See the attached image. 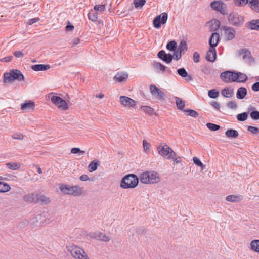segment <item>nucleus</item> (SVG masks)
<instances>
[{"instance_id": "1", "label": "nucleus", "mask_w": 259, "mask_h": 259, "mask_svg": "<svg viewBox=\"0 0 259 259\" xmlns=\"http://www.w3.org/2000/svg\"><path fill=\"white\" fill-rule=\"evenodd\" d=\"M139 182V177L135 174H130L124 176L120 181V187L123 189L134 188Z\"/></svg>"}, {"instance_id": "2", "label": "nucleus", "mask_w": 259, "mask_h": 259, "mask_svg": "<svg viewBox=\"0 0 259 259\" xmlns=\"http://www.w3.org/2000/svg\"><path fill=\"white\" fill-rule=\"evenodd\" d=\"M139 179L143 184L157 183L160 181L159 174L154 171H146L141 173Z\"/></svg>"}, {"instance_id": "3", "label": "nucleus", "mask_w": 259, "mask_h": 259, "mask_svg": "<svg viewBox=\"0 0 259 259\" xmlns=\"http://www.w3.org/2000/svg\"><path fill=\"white\" fill-rule=\"evenodd\" d=\"M59 189L64 194L73 196L81 195L83 191L82 188L79 186H69L64 184L60 185Z\"/></svg>"}, {"instance_id": "4", "label": "nucleus", "mask_w": 259, "mask_h": 259, "mask_svg": "<svg viewBox=\"0 0 259 259\" xmlns=\"http://www.w3.org/2000/svg\"><path fill=\"white\" fill-rule=\"evenodd\" d=\"M66 249L74 259H90L84 249L76 245L69 244Z\"/></svg>"}, {"instance_id": "5", "label": "nucleus", "mask_w": 259, "mask_h": 259, "mask_svg": "<svg viewBox=\"0 0 259 259\" xmlns=\"http://www.w3.org/2000/svg\"><path fill=\"white\" fill-rule=\"evenodd\" d=\"M24 77L21 71L18 69L10 70L9 72L4 74V82L10 83L15 80L18 81L24 80Z\"/></svg>"}, {"instance_id": "6", "label": "nucleus", "mask_w": 259, "mask_h": 259, "mask_svg": "<svg viewBox=\"0 0 259 259\" xmlns=\"http://www.w3.org/2000/svg\"><path fill=\"white\" fill-rule=\"evenodd\" d=\"M229 22L235 27H240L244 22V17L237 13H230L228 17Z\"/></svg>"}, {"instance_id": "7", "label": "nucleus", "mask_w": 259, "mask_h": 259, "mask_svg": "<svg viewBox=\"0 0 259 259\" xmlns=\"http://www.w3.org/2000/svg\"><path fill=\"white\" fill-rule=\"evenodd\" d=\"M168 18V15L166 13L163 12L160 15H157L153 21V24L154 28L159 29L161 24L166 23Z\"/></svg>"}, {"instance_id": "8", "label": "nucleus", "mask_w": 259, "mask_h": 259, "mask_svg": "<svg viewBox=\"0 0 259 259\" xmlns=\"http://www.w3.org/2000/svg\"><path fill=\"white\" fill-rule=\"evenodd\" d=\"M51 102L58 108L62 110H67L68 105L66 102L61 97L57 96H53L51 98Z\"/></svg>"}, {"instance_id": "9", "label": "nucleus", "mask_w": 259, "mask_h": 259, "mask_svg": "<svg viewBox=\"0 0 259 259\" xmlns=\"http://www.w3.org/2000/svg\"><path fill=\"white\" fill-rule=\"evenodd\" d=\"M235 73V72L232 71H225L221 73L220 78L226 83L235 82V80H233L234 79L233 78L234 77Z\"/></svg>"}, {"instance_id": "10", "label": "nucleus", "mask_w": 259, "mask_h": 259, "mask_svg": "<svg viewBox=\"0 0 259 259\" xmlns=\"http://www.w3.org/2000/svg\"><path fill=\"white\" fill-rule=\"evenodd\" d=\"M223 29L224 31L225 39L228 41L232 40L235 36V29L230 26H224Z\"/></svg>"}, {"instance_id": "11", "label": "nucleus", "mask_w": 259, "mask_h": 259, "mask_svg": "<svg viewBox=\"0 0 259 259\" xmlns=\"http://www.w3.org/2000/svg\"><path fill=\"white\" fill-rule=\"evenodd\" d=\"M38 194L33 192L24 196V201L28 204H36L38 203Z\"/></svg>"}, {"instance_id": "12", "label": "nucleus", "mask_w": 259, "mask_h": 259, "mask_svg": "<svg viewBox=\"0 0 259 259\" xmlns=\"http://www.w3.org/2000/svg\"><path fill=\"white\" fill-rule=\"evenodd\" d=\"M120 103L124 106L133 107L136 105V102L133 99L124 96H121L119 98Z\"/></svg>"}, {"instance_id": "13", "label": "nucleus", "mask_w": 259, "mask_h": 259, "mask_svg": "<svg viewBox=\"0 0 259 259\" xmlns=\"http://www.w3.org/2000/svg\"><path fill=\"white\" fill-rule=\"evenodd\" d=\"M157 57L167 64L170 63L173 59V56L170 54H166L164 50L160 51L157 54Z\"/></svg>"}, {"instance_id": "14", "label": "nucleus", "mask_w": 259, "mask_h": 259, "mask_svg": "<svg viewBox=\"0 0 259 259\" xmlns=\"http://www.w3.org/2000/svg\"><path fill=\"white\" fill-rule=\"evenodd\" d=\"M175 100H176V103L177 105V107L184 111L186 112L187 113H198L196 111L191 110V109H187V110H184V108L185 106V101L181 99L179 97H175Z\"/></svg>"}, {"instance_id": "15", "label": "nucleus", "mask_w": 259, "mask_h": 259, "mask_svg": "<svg viewBox=\"0 0 259 259\" xmlns=\"http://www.w3.org/2000/svg\"><path fill=\"white\" fill-rule=\"evenodd\" d=\"M157 150L158 153L162 157H166L167 158L168 155H169L170 150L171 148L169 147L167 144L163 146L160 145L157 147Z\"/></svg>"}, {"instance_id": "16", "label": "nucleus", "mask_w": 259, "mask_h": 259, "mask_svg": "<svg viewBox=\"0 0 259 259\" xmlns=\"http://www.w3.org/2000/svg\"><path fill=\"white\" fill-rule=\"evenodd\" d=\"M34 108L35 103L31 100H26L25 102L21 104V108L23 110H28L30 112H32Z\"/></svg>"}, {"instance_id": "17", "label": "nucleus", "mask_w": 259, "mask_h": 259, "mask_svg": "<svg viewBox=\"0 0 259 259\" xmlns=\"http://www.w3.org/2000/svg\"><path fill=\"white\" fill-rule=\"evenodd\" d=\"M216 57L217 53L215 48L210 46L209 49L207 52L206 59L209 62H213L215 60Z\"/></svg>"}, {"instance_id": "18", "label": "nucleus", "mask_w": 259, "mask_h": 259, "mask_svg": "<svg viewBox=\"0 0 259 259\" xmlns=\"http://www.w3.org/2000/svg\"><path fill=\"white\" fill-rule=\"evenodd\" d=\"M223 3L221 1H214L211 3V8L215 11L220 12L221 14H225L224 10L223 8Z\"/></svg>"}, {"instance_id": "19", "label": "nucleus", "mask_w": 259, "mask_h": 259, "mask_svg": "<svg viewBox=\"0 0 259 259\" xmlns=\"http://www.w3.org/2000/svg\"><path fill=\"white\" fill-rule=\"evenodd\" d=\"M236 82H245L248 79L247 76L243 73L240 72H235L234 77L233 78Z\"/></svg>"}, {"instance_id": "20", "label": "nucleus", "mask_w": 259, "mask_h": 259, "mask_svg": "<svg viewBox=\"0 0 259 259\" xmlns=\"http://www.w3.org/2000/svg\"><path fill=\"white\" fill-rule=\"evenodd\" d=\"M219 39V34L217 32L212 33L209 40L210 46L215 48L218 45Z\"/></svg>"}, {"instance_id": "21", "label": "nucleus", "mask_w": 259, "mask_h": 259, "mask_svg": "<svg viewBox=\"0 0 259 259\" xmlns=\"http://www.w3.org/2000/svg\"><path fill=\"white\" fill-rule=\"evenodd\" d=\"M239 56H242L243 59L250 60L252 59L250 52L247 49H241L237 52Z\"/></svg>"}, {"instance_id": "22", "label": "nucleus", "mask_w": 259, "mask_h": 259, "mask_svg": "<svg viewBox=\"0 0 259 259\" xmlns=\"http://www.w3.org/2000/svg\"><path fill=\"white\" fill-rule=\"evenodd\" d=\"M245 25L249 29L259 31V19L252 20L247 22Z\"/></svg>"}, {"instance_id": "23", "label": "nucleus", "mask_w": 259, "mask_h": 259, "mask_svg": "<svg viewBox=\"0 0 259 259\" xmlns=\"http://www.w3.org/2000/svg\"><path fill=\"white\" fill-rule=\"evenodd\" d=\"M178 74L182 78H185L186 81H191L193 77L191 75L188 74L187 71L184 68H181L177 70Z\"/></svg>"}, {"instance_id": "24", "label": "nucleus", "mask_w": 259, "mask_h": 259, "mask_svg": "<svg viewBox=\"0 0 259 259\" xmlns=\"http://www.w3.org/2000/svg\"><path fill=\"white\" fill-rule=\"evenodd\" d=\"M128 76V74L126 72H118L114 77V79L121 83L126 81Z\"/></svg>"}, {"instance_id": "25", "label": "nucleus", "mask_w": 259, "mask_h": 259, "mask_svg": "<svg viewBox=\"0 0 259 259\" xmlns=\"http://www.w3.org/2000/svg\"><path fill=\"white\" fill-rule=\"evenodd\" d=\"M50 68L49 64H35L31 66V69L35 71H46Z\"/></svg>"}, {"instance_id": "26", "label": "nucleus", "mask_w": 259, "mask_h": 259, "mask_svg": "<svg viewBox=\"0 0 259 259\" xmlns=\"http://www.w3.org/2000/svg\"><path fill=\"white\" fill-rule=\"evenodd\" d=\"M226 136L230 139H236L238 137L239 133L236 130L229 128L225 132Z\"/></svg>"}, {"instance_id": "27", "label": "nucleus", "mask_w": 259, "mask_h": 259, "mask_svg": "<svg viewBox=\"0 0 259 259\" xmlns=\"http://www.w3.org/2000/svg\"><path fill=\"white\" fill-rule=\"evenodd\" d=\"M38 203H40L41 205H48L51 203L50 198L44 195L38 194Z\"/></svg>"}, {"instance_id": "28", "label": "nucleus", "mask_w": 259, "mask_h": 259, "mask_svg": "<svg viewBox=\"0 0 259 259\" xmlns=\"http://www.w3.org/2000/svg\"><path fill=\"white\" fill-rule=\"evenodd\" d=\"M247 89L244 87L239 88L236 93V97L239 99H243L247 95Z\"/></svg>"}, {"instance_id": "29", "label": "nucleus", "mask_w": 259, "mask_h": 259, "mask_svg": "<svg viewBox=\"0 0 259 259\" xmlns=\"http://www.w3.org/2000/svg\"><path fill=\"white\" fill-rule=\"evenodd\" d=\"M249 7L256 13H259V0H249Z\"/></svg>"}, {"instance_id": "30", "label": "nucleus", "mask_w": 259, "mask_h": 259, "mask_svg": "<svg viewBox=\"0 0 259 259\" xmlns=\"http://www.w3.org/2000/svg\"><path fill=\"white\" fill-rule=\"evenodd\" d=\"M241 199V196L240 195H230L226 197L227 201L231 202H238Z\"/></svg>"}, {"instance_id": "31", "label": "nucleus", "mask_w": 259, "mask_h": 259, "mask_svg": "<svg viewBox=\"0 0 259 259\" xmlns=\"http://www.w3.org/2000/svg\"><path fill=\"white\" fill-rule=\"evenodd\" d=\"M100 164L99 160L95 159L92 161L89 165L88 167L90 172H93L96 170Z\"/></svg>"}, {"instance_id": "32", "label": "nucleus", "mask_w": 259, "mask_h": 259, "mask_svg": "<svg viewBox=\"0 0 259 259\" xmlns=\"http://www.w3.org/2000/svg\"><path fill=\"white\" fill-rule=\"evenodd\" d=\"M11 189L10 185L5 182L0 181V192L5 193L9 191Z\"/></svg>"}, {"instance_id": "33", "label": "nucleus", "mask_w": 259, "mask_h": 259, "mask_svg": "<svg viewBox=\"0 0 259 259\" xmlns=\"http://www.w3.org/2000/svg\"><path fill=\"white\" fill-rule=\"evenodd\" d=\"M250 249L255 252H259V240H253L250 242Z\"/></svg>"}, {"instance_id": "34", "label": "nucleus", "mask_w": 259, "mask_h": 259, "mask_svg": "<svg viewBox=\"0 0 259 259\" xmlns=\"http://www.w3.org/2000/svg\"><path fill=\"white\" fill-rule=\"evenodd\" d=\"M177 49L179 50V52L184 53L187 51L188 47L186 41L182 40L179 45Z\"/></svg>"}, {"instance_id": "35", "label": "nucleus", "mask_w": 259, "mask_h": 259, "mask_svg": "<svg viewBox=\"0 0 259 259\" xmlns=\"http://www.w3.org/2000/svg\"><path fill=\"white\" fill-rule=\"evenodd\" d=\"M6 165L8 168L13 170L19 169L21 167V165L20 163L15 162H8L7 163Z\"/></svg>"}, {"instance_id": "36", "label": "nucleus", "mask_w": 259, "mask_h": 259, "mask_svg": "<svg viewBox=\"0 0 259 259\" xmlns=\"http://www.w3.org/2000/svg\"><path fill=\"white\" fill-rule=\"evenodd\" d=\"M96 238L98 240L103 241L104 242H108L110 240V237L106 236L105 234L100 232L96 236Z\"/></svg>"}, {"instance_id": "37", "label": "nucleus", "mask_w": 259, "mask_h": 259, "mask_svg": "<svg viewBox=\"0 0 259 259\" xmlns=\"http://www.w3.org/2000/svg\"><path fill=\"white\" fill-rule=\"evenodd\" d=\"M221 94L226 98H230L233 94V90H229L228 88H225L221 91Z\"/></svg>"}, {"instance_id": "38", "label": "nucleus", "mask_w": 259, "mask_h": 259, "mask_svg": "<svg viewBox=\"0 0 259 259\" xmlns=\"http://www.w3.org/2000/svg\"><path fill=\"white\" fill-rule=\"evenodd\" d=\"M177 46V42L175 40H171L167 44L166 48L170 51H174L176 50Z\"/></svg>"}, {"instance_id": "39", "label": "nucleus", "mask_w": 259, "mask_h": 259, "mask_svg": "<svg viewBox=\"0 0 259 259\" xmlns=\"http://www.w3.org/2000/svg\"><path fill=\"white\" fill-rule=\"evenodd\" d=\"M193 162L198 166H200L202 170H204L206 168V165H204L200 160L197 157H194L193 158Z\"/></svg>"}, {"instance_id": "40", "label": "nucleus", "mask_w": 259, "mask_h": 259, "mask_svg": "<svg viewBox=\"0 0 259 259\" xmlns=\"http://www.w3.org/2000/svg\"><path fill=\"white\" fill-rule=\"evenodd\" d=\"M206 126L209 130L213 132H215L219 130V129H220L221 127L219 125L210 122L207 123Z\"/></svg>"}, {"instance_id": "41", "label": "nucleus", "mask_w": 259, "mask_h": 259, "mask_svg": "<svg viewBox=\"0 0 259 259\" xmlns=\"http://www.w3.org/2000/svg\"><path fill=\"white\" fill-rule=\"evenodd\" d=\"M208 95L210 98L215 99L219 95V92L215 89H212L208 91Z\"/></svg>"}, {"instance_id": "42", "label": "nucleus", "mask_w": 259, "mask_h": 259, "mask_svg": "<svg viewBox=\"0 0 259 259\" xmlns=\"http://www.w3.org/2000/svg\"><path fill=\"white\" fill-rule=\"evenodd\" d=\"M153 66L154 68L156 70H159L160 71L163 72L166 69V67L162 64L161 63L155 62L153 64Z\"/></svg>"}, {"instance_id": "43", "label": "nucleus", "mask_w": 259, "mask_h": 259, "mask_svg": "<svg viewBox=\"0 0 259 259\" xmlns=\"http://www.w3.org/2000/svg\"><path fill=\"white\" fill-rule=\"evenodd\" d=\"M133 3L136 8H142L146 3V0H134Z\"/></svg>"}, {"instance_id": "44", "label": "nucleus", "mask_w": 259, "mask_h": 259, "mask_svg": "<svg viewBox=\"0 0 259 259\" xmlns=\"http://www.w3.org/2000/svg\"><path fill=\"white\" fill-rule=\"evenodd\" d=\"M89 19L93 22H96L98 19V15L97 12H90L88 14Z\"/></svg>"}, {"instance_id": "45", "label": "nucleus", "mask_w": 259, "mask_h": 259, "mask_svg": "<svg viewBox=\"0 0 259 259\" xmlns=\"http://www.w3.org/2000/svg\"><path fill=\"white\" fill-rule=\"evenodd\" d=\"M249 0H234V4L236 6L242 7L249 4Z\"/></svg>"}, {"instance_id": "46", "label": "nucleus", "mask_w": 259, "mask_h": 259, "mask_svg": "<svg viewBox=\"0 0 259 259\" xmlns=\"http://www.w3.org/2000/svg\"><path fill=\"white\" fill-rule=\"evenodd\" d=\"M141 108L142 111L145 113H153L154 112L153 109L148 106H142Z\"/></svg>"}, {"instance_id": "47", "label": "nucleus", "mask_w": 259, "mask_h": 259, "mask_svg": "<svg viewBox=\"0 0 259 259\" xmlns=\"http://www.w3.org/2000/svg\"><path fill=\"white\" fill-rule=\"evenodd\" d=\"M94 8L96 11L102 13L105 10L106 6L105 5H96Z\"/></svg>"}, {"instance_id": "48", "label": "nucleus", "mask_w": 259, "mask_h": 259, "mask_svg": "<svg viewBox=\"0 0 259 259\" xmlns=\"http://www.w3.org/2000/svg\"><path fill=\"white\" fill-rule=\"evenodd\" d=\"M85 152L84 151L81 150L79 148L74 147L71 149V153L72 154H79L80 155H83Z\"/></svg>"}, {"instance_id": "49", "label": "nucleus", "mask_w": 259, "mask_h": 259, "mask_svg": "<svg viewBox=\"0 0 259 259\" xmlns=\"http://www.w3.org/2000/svg\"><path fill=\"white\" fill-rule=\"evenodd\" d=\"M201 70L203 73L208 75L211 73V68L208 66L204 65L202 67Z\"/></svg>"}, {"instance_id": "50", "label": "nucleus", "mask_w": 259, "mask_h": 259, "mask_svg": "<svg viewBox=\"0 0 259 259\" xmlns=\"http://www.w3.org/2000/svg\"><path fill=\"white\" fill-rule=\"evenodd\" d=\"M173 58L176 60H179L182 56V53L179 52L177 49L176 50L174 51V54L172 55Z\"/></svg>"}, {"instance_id": "51", "label": "nucleus", "mask_w": 259, "mask_h": 259, "mask_svg": "<svg viewBox=\"0 0 259 259\" xmlns=\"http://www.w3.org/2000/svg\"><path fill=\"white\" fill-rule=\"evenodd\" d=\"M149 88L151 93L154 96H156L157 92L159 90V89L154 84H151Z\"/></svg>"}, {"instance_id": "52", "label": "nucleus", "mask_w": 259, "mask_h": 259, "mask_svg": "<svg viewBox=\"0 0 259 259\" xmlns=\"http://www.w3.org/2000/svg\"><path fill=\"white\" fill-rule=\"evenodd\" d=\"M242 113H259V111H257L253 106H250L247 112H243Z\"/></svg>"}, {"instance_id": "53", "label": "nucleus", "mask_w": 259, "mask_h": 259, "mask_svg": "<svg viewBox=\"0 0 259 259\" xmlns=\"http://www.w3.org/2000/svg\"><path fill=\"white\" fill-rule=\"evenodd\" d=\"M143 145L144 151L147 153L150 150V144L145 140L143 141Z\"/></svg>"}, {"instance_id": "54", "label": "nucleus", "mask_w": 259, "mask_h": 259, "mask_svg": "<svg viewBox=\"0 0 259 259\" xmlns=\"http://www.w3.org/2000/svg\"><path fill=\"white\" fill-rule=\"evenodd\" d=\"M248 114H237V118L239 121H244L248 118Z\"/></svg>"}, {"instance_id": "55", "label": "nucleus", "mask_w": 259, "mask_h": 259, "mask_svg": "<svg viewBox=\"0 0 259 259\" xmlns=\"http://www.w3.org/2000/svg\"><path fill=\"white\" fill-rule=\"evenodd\" d=\"M247 130L253 134H256L259 132L258 128L252 126H248L247 127Z\"/></svg>"}, {"instance_id": "56", "label": "nucleus", "mask_w": 259, "mask_h": 259, "mask_svg": "<svg viewBox=\"0 0 259 259\" xmlns=\"http://www.w3.org/2000/svg\"><path fill=\"white\" fill-rule=\"evenodd\" d=\"M227 106L228 108H229L230 109H234L237 108V105L235 102L230 101L227 103Z\"/></svg>"}, {"instance_id": "57", "label": "nucleus", "mask_w": 259, "mask_h": 259, "mask_svg": "<svg viewBox=\"0 0 259 259\" xmlns=\"http://www.w3.org/2000/svg\"><path fill=\"white\" fill-rule=\"evenodd\" d=\"M136 232L138 235L141 236L146 233V230L144 228L139 227L136 228Z\"/></svg>"}, {"instance_id": "58", "label": "nucleus", "mask_w": 259, "mask_h": 259, "mask_svg": "<svg viewBox=\"0 0 259 259\" xmlns=\"http://www.w3.org/2000/svg\"><path fill=\"white\" fill-rule=\"evenodd\" d=\"M193 60L195 63H198L200 61V55L197 52H195L193 54Z\"/></svg>"}, {"instance_id": "59", "label": "nucleus", "mask_w": 259, "mask_h": 259, "mask_svg": "<svg viewBox=\"0 0 259 259\" xmlns=\"http://www.w3.org/2000/svg\"><path fill=\"white\" fill-rule=\"evenodd\" d=\"M12 137L14 139L21 140L23 138V135L20 133H15L12 136Z\"/></svg>"}, {"instance_id": "60", "label": "nucleus", "mask_w": 259, "mask_h": 259, "mask_svg": "<svg viewBox=\"0 0 259 259\" xmlns=\"http://www.w3.org/2000/svg\"><path fill=\"white\" fill-rule=\"evenodd\" d=\"M177 156L176 153L171 148L170 150L169 155L167 157V159H174Z\"/></svg>"}, {"instance_id": "61", "label": "nucleus", "mask_w": 259, "mask_h": 259, "mask_svg": "<svg viewBox=\"0 0 259 259\" xmlns=\"http://www.w3.org/2000/svg\"><path fill=\"white\" fill-rule=\"evenodd\" d=\"M156 96H157L158 99H163L164 97V93L159 89L158 91L157 92Z\"/></svg>"}, {"instance_id": "62", "label": "nucleus", "mask_w": 259, "mask_h": 259, "mask_svg": "<svg viewBox=\"0 0 259 259\" xmlns=\"http://www.w3.org/2000/svg\"><path fill=\"white\" fill-rule=\"evenodd\" d=\"M39 20V19L38 17L30 19L28 21L27 24L30 25H32L34 23L38 22Z\"/></svg>"}, {"instance_id": "63", "label": "nucleus", "mask_w": 259, "mask_h": 259, "mask_svg": "<svg viewBox=\"0 0 259 259\" xmlns=\"http://www.w3.org/2000/svg\"><path fill=\"white\" fill-rule=\"evenodd\" d=\"M252 90L254 92L259 91V81L253 84L252 85Z\"/></svg>"}, {"instance_id": "64", "label": "nucleus", "mask_w": 259, "mask_h": 259, "mask_svg": "<svg viewBox=\"0 0 259 259\" xmlns=\"http://www.w3.org/2000/svg\"><path fill=\"white\" fill-rule=\"evenodd\" d=\"M14 55L17 58H22L24 56V54L21 51H15L13 53Z\"/></svg>"}]
</instances>
